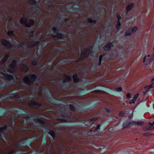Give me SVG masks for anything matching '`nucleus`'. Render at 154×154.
<instances>
[{
	"mask_svg": "<svg viewBox=\"0 0 154 154\" xmlns=\"http://www.w3.org/2000/svg\"><path fill=\"white\" fill-rule=\"evenodd\" d=\"M100 125L99 124H98L97 128L95 129V131H98V130H99L100 129Z\"/></svg>",
	"mask_w": 154,
	"mask_h": 154,
	"instance_id": "obj_35",
	"label": "nucleus"
},
{
	"mask_svg": "<svg viewBox=\"0 0 154 154\" xmlns=\"http://www.w3.org/2000/svg\"><path fill=\"white\" fill-rule=\"evenodd\" d=\"M28 105L31 107L38 108L41 106V104L34 101H30L28 102Z\"/></svg>",
	"mask_w": 154,
	"mask_h": 154,
	"instance_id": "obj_6",
	"label": "nucleus"
},
{
	"mask_svg": "<svg viewBox=\"0 0 154 154\" xmlns=\"http://www.w3.org/2000/svg\"><path fill=\"white\" fill-rule=\"evenodd\" d=\"M41 94H41V93H39V96H41Z\"/></svg>",
	"mask_w": 154,
	"mask_h": 154,
	"instance_id": "obj_58",
	"label": "nucleus"
},
{
	"mask_svg": "<svg viewBox=\"0 0 154 154\" xmlns=\"http://www.w3.org/2000/svg\"><path fill=\"white\" fill-rule=\"evenodd\" d=\"M13 31H9L7 32L8 35L10 36H13Z\"/></svg>",
	"mask_w": 154,
	"mask_h": 154,
	"instance_id": "obj_23",
	"label": "nucleus"
},
{
	"mask_svg": "<svg viewBox=\"0 0 154 154\" xmlns=\"http://www.w3.org/2000/svg\"><path fill=\"white\" fill-rule=\"evenodd\" d=\"M151 88H154V82H153L151 85H149Z\"/></svg>",
	"mask_w": 154,
	"mask_h": 154,
	"instance_id": "obj_43",
	"label": "nucleus"
},
{
	"mask_svg": "<svg viewBox=\"0 0 154 154\" xmlns=\"http://www.w3.org/2000/svg\"><path fill=\"white\" fill-rule=\"evenodd\" d=\"M101 61L99 60V66L101 65Z\"/></svg>",
	"mask_w": 154,
	"mask_h": 154,
	"instance_id": "obj_54",
	"label": "nucleus"
},
{
	"mask_svg": "<svg viewBox=\"0 0 154 154\" xmlns=\"http://www.w3.org/2000/svg\"><path fill=\"white\" fill-rule=\"evenodd\" d=\"M28 2L31 5H35L36 3V1L35 0H29Z\"/></svg>",
	"mask_w": 154,
	"mask_h": 154,
	"instance_id": "obj_16",
	"label": "nucleus"
},
{
	"mask_svg": "<svg viewBox=\"0 0 154 154\" xmlns=\"http://www.w3.org/2000/svg\"><path fill=\"white\" fill-rule=\"evenodd\" d=\"M62 33H59L56 35V37L58 39H60L62 38Z\"/></svg>",
	"mask_w": 154,
	"mask_h": 154,
	"instance_id": "obj_18",
	"label": "nucleus"
},
{
	"mask_svg": "<svg viewBox=\"0 0 154 154\" xmlns=\"http://www.w3.org/2000/svg\"><path fill=\"white\" fill-rule=\"evenodd\" d=\"M2 44L8 48H10L12 47V45L8 41L4 39H2L1 41Z\"/></svg>",
	"mask_w": 154,
	"mask_h": 154,
	"instance_id": "obj_7",
	"label": "nucleus"
},
{
	"mask_svg": "<svg viewBox=\"0 0 154 154\" xmlns=\"http://www.w3.org/2000/svg\"><path fill=\"white\" fill-rule=\"evenodd\" d=\"M26 35L28 37H32L33 35V32H32L31 33L29 34L27 33Z\"/></svg>",
	"mask_w": 154,
	"mask_h": 154,
	"instance_id": "obj_21",
	"label": "nucleus"
},
{
	"mask_svg": "<svg viewBox=\"0 0 154 154\" xmlns=\"http://www.w3.org/2000/svg\"><path fill=\"white\" fill-rule=\"evenodd\" d=\"M90 53V50L89 48H88L85 49L83 52L81 54L80 56V58L82 59H84L89 55Z\"/></svg>",
	"mask_w": 154,
	"mask_h": 154,
	"instance_id": "obj_3",
	"label": "nucleus"
},
{
	"mask_svg": "<svg viewBox=\"0 0 154 154\" xmlns=\"http://www.w3.org/2000/svg\"><path fill=\"white\" fill-rule=\"evenodd\" d=\"M123 125L125 128H128L131 126V123L128 121L124 122Z\"/></svg>",
	"mask_w": 154,
	"mask_h": 154,
	"instance_id": "obj_10",
	"label": "nucleus"
},
{
	"mask_svg": "<svg viewBox=\"0 0 154 154\" xmlns=\"http://www.w3.org/2000/svg\"><path fill=\"white\" fill-rule=\"evenodd\" d=\"M88 22L90 23H95L96 22V21L95 20H92L91 19H88Z\"/></svg>",
	"mask_w": 154,
	"mask_h": 154,
	"instance_id": "obj_20",
	"label": "nucleus"
},
{
	"mask_svg": "<svg viewBox=\"0 0 154 154\" xmlns=\"http://www.w3.org/2000/svg\"><path fill=\"white\" fill-rule=\"evenodd\" d=\"M52 30H53V31H54V33H57V28L56 27H53L52 28Z\"/></svg>",
	"mask_w": 154,
	"mask_h": 154,
	"instance_id": "obj_34",
	"label": "nucleus"
},
{
	"mask_svg": "<svg viewBox=\"0 0 154 154\" xmlns=\"http://www.w3.org/2000/svg\"><path fill=\"white\" fill-rule=\"evenodd\" d=\"M134 6V4L131 3L128 5L126 8V10L127 11H130L132 8Z\"/></svg>",
	"mask_w": 154,
	"mask_h": 154,
	"instance_id": "obj_13",
	"label": "nucleus"
},
{
	"mask_svg": "<svg viewBox=\"0 0 154 154\" xmlns=\"http://www.w3.org/2000/svg\"><path fill=\"white\" fill-rule=\"evenodd\" d=\"M37 120L38 122L41 123L42 124H44L45 123V122L43 120H42L41 119H38Z\"/></svg>",
	"mask_w": 154,
	"mask_h": 154,
	"instance_id": "obj_26",
	"label": "nucleus"
},
{
	"mask_svg": "<svg viewBox=\"0 0 154 154\" xmlns=\"http://www.w3.org/2000/svg\"><path fill=\"white\" fill-rule=\"evenodd\" d=\"M106 111L107 112H110L109 110V109H106Z\"/></svg>",
	"mask_w": 154,
	"mask_h": 154,
	"instance_id": "obj_53",
	"label": "nucleus"
},
{
	"mask_svg": "<svg viewBox=\"0 0 154 154\" xmlns=\"http://www.w3.org/2000/svg\"><path fill=\"white\" fill-rule=\"evenodd\" d=\"M124 114V112H121L119 113V115L121 116H123Z\"/></svg>",
	"mask_w": 154,
	"mask_h": 154,
	"instance_id": "obj_42",
	"label": "nucleus"
},
{
	"mask_svg": "<svg viewBox=\"0 0 154 154\" xmlns=\"http://www.w3.org/2000/svg\"><path fill=\"white\" fill-rule=\"evenodd\" d=\"M143 135L144 136H148L149 135H151L152 134H149L148 133H144L143 134Z\"/></svg>",
	"mask_w": 154,
	"mask_h": 154,
	"instance_id": "obj_32",
	"label": "nucleus"
},
{
	"mask_svg": "<svg viewBox=\"0 0 154 154\" xmlns=\"http://www.w3.org/2000/svg\"><path fill=\"white\" fill-rule=\"evenodd\" d=\"M26 22V20L23 18L22 17L21 18L20 20V23L21 24H23L25 22Z\"/></svg>",
	"mask_w": 154,
	"mask_h": 154,
	"instance_id": "obj_19",
	"label": "nucleus"
},
{
	"mask_svg": "<svg viewBox=\"0 0 154 154\" xmlns=\"http://www.w3.org/2000/svg\"><path fill=\"white\" fill-rule=\"evenodd\" d=\"M148 125L151 126L154 125V121L152 123L150 122H149Z\"/></svg>",
	"mask_w": 154,
	"mask_h": 154,
	"instance_id": "obj_45",
	"label": "nucleus"
},
{
	"mask_svg": "<svg viewBox=\"0 0 154 154\" xmlns=\"http://www.w3.org/2000/svg\"><path fill=\"white\" fill-rule=\"evenodd\" d=\"M39 43V42L38 41H35L32 45L31 47H32L36 46Z\"/></svg>",
	"mask_w": 154,
	"mask_h": 154,
	"instance_id": "obj_24",
	"label": "nucleus"
},
{
	"mask_svg": "<svg viewBox=\"0 0 154 154\" xmlns=\"http://www.w3.org/2000/svg\"><path fill=\"white\" fill-rule=\"evenodd\" d=\"M17 63V61L15 60H13L12 63L8 69V71L11 73L14 72L15 70V67Z\"/></svg>",
	"mask_w": 154,
	"mask_h": 154,
	"instance_id": "obj_2",
	"label": "nucleus"
},
{
	"mask_svg": "<svg viewBox=\"0 0 154 154\" xmlns=\"http://www.w3.org/2000/svg\"><path fill=\"white\" fill-rule=\"evenodd\" d=\"M136 100L133 98V99L131 100L129 102V103L131 104L132 103H134Z\"/></svg>",
	"mask_w": 154,
	"mask_h": 154,
	"instance_id": "obj_31",
	"label": "nucleus"
},
{
	"mask_svg": "<svg viewBox=\"0 0 154 154\" xmlns=\"http://www.w3.org/2000/svg\"><path fill=\"white\" fill-rule=\"evenodd\" d=\"M97 120V118H93L92 120H91V122H93H93L96 121Z\"/></svg>",
	"mask_w": 154,
	"mask_h": 154,
	"instance_id": "obj_39",
	"label": "nucleus"
},
{
	"mask_svg": "<svg viewBox=\"0 0 154 154\" xmlns=\"http://www.w3.org/2000/svg\"><path fill=\"white\" fill-rule=\"evenodd\" d=\"M153 106H154V104H153Z\"/></svg>",
	"mask_w": 154,
	"mask_h": 154,
	"instance_id": "obj_60",
	"label": "nucleus"
},
{
	"mask_svg": "<svg viewBox=\"0 0 154 154\" xmlns=\"http://www.w3.org/2000/svg\"><path fill=\"white\" fill-rule=\"evenodd\" d=\"M137 29L138 28L137 27L129 28L128 30L125 33V36H126L131 35L132 33L135 32Z\"/></svg>",
	"mask_w": 154,
	"mask_h": 154,
	"instance_id": "obj_4",
	"label": "nucleus"
},
{
	"mask_svg": "<svg viewBox=\"0 0 154 154\" xmlns=\"http://www.w3.org/2000/svg\"><path fill=\"white\" fill-rule=\"evenodd\" d=\"M14 153V152L13 151H12V152H10L8 153L7 154H13Z\"/></svg>",
	"mask_w": 154,
	"mask_h": 154,
	"instance_id": "obj_50",
	"label": "nucleus"
},
{
	"mask_svg": "<svg viewBox=\"0 0 154 154\" xmlns=\"http://www.w3.org/2000/svg\"><path fill=\"white\" fill-rule=\"evenodd\" d=\"M18 95H15L14 96V97H18Z\"/></svg>",
	"mask_w": 154,
	"mask_h": 154,
	"instance_id": "obj_56",
	"label": "nucleus"
},
{
	"mask_svg": "<svg viewBox=\"0 0 154 154\" xmlns=\"http://www.w3.org/2000/svg\"><path fill=\"white\" fill-rule=\"evenodd\" d=\"M64 76L66 77L65 79L63 80V82H69L70 81L71 79V78L70 76L66 77V74H64Z\"/></svg>",
	"mask_w": 154,
	"mask_h": 154,
	"instance_id": "obj_12",
	"label": "nucleus"
},
{
	"mask_svg": "<svg viewBox=\"0 0 154 154\" xmlns=\"http://www.w3.org/2000/svg\"><path fill=\"white\" fill-rule=\"evenodd\" d=\"M23 45V43H20L19 45V46L20 47H22Z\"/></svg>",
	"mask_w": 154,
	"mask_h": 154,
	"instance_id": "obj_46",
	"label": "nucleus"
},
{
	"mask_svg": "<svg viewBox=\"0 0 154 154\" xmlns=\"http://www.w3.org/2000/svg\"><path fill=\"white\" fill-rule=\"evenodd\" d=\"M102 55H100L99 57V60L101 61L102 57Z\"/></svg>",
	"mask_w": 154,
	"mask_h": 154,
	"instance_id": "obj_47",
	"label": "nucleus"
},
{
	"mask_svg": "<svg viewBox=\"0 0 154 154\" xmlns=\"http://www.w3.org/2000/svg\"><path fill=\"white\" fill-rule=\"evenodd\" d=\"M69 107L70 108V109L71 110L73 111H74L75 109V107L72 105H71V104L69 105Z\"/></svg>",
	"mask_w": 154,
	"mask_h": 154,
	"instance_id": "obj_22",
	"label": "nucleus"
},
{
	"mask_svg": "<svg viewBox=\"0 0 154 154\" xmlns=\"http://www.w3.org/2000/svg\"><path fill=\"white\" fill-rule=\"evenodd\" d=\"M147 57L148 58L146 60V56H145L144 57L143 60V63L147 61L148 62L150 63L152 61L154 60V52L152 53L151 56H150V55H148Z\"/></svg>",
	"mask_w": 154,
	"mask_h": 154,
	"instance_id": "obj_5",
	"label": "nucleus"
},
{
	"mask_svg": "<svg viewBox=\"0 0 154 154\" xmlns=\"http://www.w3.org/2000/svg\"><path fill=\"white\" fill-rule=\"evenodd\" d=\"M148 128H147L145 129V130H144V131H149V130H148Z\"/></svg>",
	"mask_w": 154,
	"mask_h": 154,
	"instance_id": "obj_55",
	"label": "nucleus"
},
{
	"mask_svg": "<svg viewBox=\"0 0 154 154\" xmlns=\"http://www.w3.org/2000/svg\"><path fill=\"white\" fill-rule=\"evenodd\" d=\"M117 17H118V21H120V19H121V17H120V16L118 15H117Z\"/></svg>",
	"mask_w": 154,
	"mask_h": 154,
	"instance_id": "obj_44",
	"label": "nucleus"
},
{
	"mask_svg": "<svg viewBox=\"0 0 154 154\" xmlns=\"http://www.w3.org/2000/svg\"><path fill=\"white\" fill-rule=\"evenodd\" d=\"M144 88L145 89H148L151 88H150L149 85L146 86Z\"/></svg>",
	"mask_w": 154,
	"mask_h": 154,
	"instance_id": "obj_38",
	"label": "nucleus"
},
{
	"mask_svg": "<svg viewBox=\"0 0 154 154\" xmlns=\"http://www.w3.org/2000/svg\"><path fill=\"white\" fill-rule=\"evenodd\" d=\"M4 75L8 80H12L13 79V76L11 75H8L7 73H5L3 74Z\"/></svg>",
	"mask_w": 154,
	"mask_h": 154,
	"instance_id": "obj_9",
	"label": "nucleus"
},
{
	"mask_svg": "<svg viewBox=\"0 0 154 154\" xmlns=\"http://www.w3.org/2000/svg\"><path fill=\"white\" fill-rule=\"evenodd\" d=\"M34 24L33 20H30L29 23H27L26 24V26L28 27H30L31 26H33Z\"/></svg>",
	"mask_w": 154,
	"mask_h": 154,
	"instance_id": "obj_11",
	"label": "nucleus"
},
{
	"mask_svg": "<svg viewBox=\"0 0 154 154\" xmlns=\"http://www.w3.org/2000/svg\"><path fill=\"white\" fill-rule=\"evenodd\" d=\"M144 124V122L141 121H138L137 122V125H141Z\"/></svg>",
	"mask_w": 154,
	"mask_h": 154,
	"instance_id": "obj_27",
	"label": "nucleus"
},
{
	"mask_svg": "<svg viewBox=\"0 0 154 154\" xmlns=\"http://www.w3.org/2000/svg\"><path fill=\"white\" fill-rule=\"evenodd\" d=\"M37 120L38 122L41 123L42 124H44L45 123V122L43 120H42L41 119H38Z\"/></svg>",
	"mask_w": 154,
	"mask_h": 154,
	"instance_id": "obj_25",
	"label": "nucleus"
},
{
	"mask_svg": "<svg viewBox=\"0 0 154 154\" xmlns=\"http://www.w3.org/2000/svg\"><path fill=\"white\" fill-rule=\"evenodd\" d=\"M149 91V90H146L145 92H143L144 94L145 95L146 94V93L148 91Z\"/></svg>",
	"mask_w": 154,
	"mask_h": 154,
	"instance_id": "obj_51",
	"label": "nucleus"
},
{
	"mask_svg": "<svg viewBox=\"0 0 154 154\" xmlns=\"http://www.w3.org/2000/svg\"><path fill=\"white\" fill-rule=\"evenodd\" d=\"M25 119L28 120L29 118V117L28 116H25Z\"/></svg>",
	"mask_w": 154,
	"mask_h": 154,
	"instance_id": "obj_52",
	"label": "nucleus"
},
{
	"mask_svg": "<svg viewBox=\"0 0 154 154\" xmlns=\"http://www.w3.org/2000/svg\"><path fill=\"white\" fill-rule=\"evenodd\" d=\"M72 78L75 82H79V79L77 78V74H74Z\"/></svg>",
	"mask_w": 154,
	"mask_h": 154,
	"instance_id": "obj_14",
	"label": "nucleus"
},
{
	"mask_svg": "<svg viewBox=\"0 0 154 154\" xmlns=\"http://www.w3.org/2000/svg\"><path fill=\"white\" fill-rule=\"evenodd\" d=\"M112 46V43H109L106 45L103 48L106 51H109L110 50V47Z\"/></svg>",
	"mask_w": 154,
	"mask_h": 154,
	"instance_id": "obj_8",
	"label": "nucleus"
},
{
	"mask_svg": "<svg viewBox=\"0 0 154 154\" xmlns=\"http://www.w3.org/2000/svg\"><path fill=\"white\" fill-rule=\"evenodd\" d=\"M126 96L128 98H130L131 97V94L130 93H128L126 95Z\"/></svg>",
	"mask_w": 154,
	"mask_h": 154,
	"instance_id": "obj_40",
	"label": "nucleus"
},
{
	"mask_svg": "<svg viewBox=\"0 0 154 154\" xmlns=\"http://www.w3.org/2000/svg\"><path fill=\"white\" fill-rule=\"evenodd\" d=\"M32 64L34 66H36L37 65V62L35 61H33L32 62Z\"/></svg>",
	"mask_w": 154,
	"mask_h": 154,
	"instance_id": "obj_36",
	"label": "nucleus"
},
{
	"mask_svg": "<svg viewBox=\"0 0 154 154\" xmlns=\"http://www.w3.org/2000/svg\"><path fill=\"white\" fill-rule=\"evenodd\" d=\"M7 127L6 126H5L2 127L0 128L1 132H2L3 131L5 130L6 129Z\"/></svg>",
	"mask_w": 154,
	"mask_h": 154,
	"instance_id": "obj_30",
	"label": "nucleus"
},
{
	"mask_svg": "<svg viewBox=\"0 0 154 154\" xmlns=\"http://www.w3.org/2000/svg\"><path fill=\"white\" fill-rule=\"evenodd\" d=\"M100 91L99 90H96V91H97V92H100Z\"/></svg>",
	"mask_w": 154,
	"mask_h": 154,
	"instance_id": "obj_59",
	"label": "nucleus"
},
{
	"mask_svg": "<svg viewBox=\"0 0 154 154\" xmlns=\"http://www.w3.org/2000/svg\"><path fill=\"white\" fill-rule=\"evenodd\" d=\"M151 81L152 82H153V81H154V78H152V79H151Z\"/></svg>",
	"mask_w": 154,
	"mask_h": 154,
	"instance_id": "obj_57",
	"label": "nucleus"
},
{
	"mask_svg": "<svg viewBox=\"0 0 154 154\" xmlns=\"http://www.w3.org/2000/svg\"><path fill=\"white\" fill-rule=\"evenodd\" d=\"M137 122H136L134 121H131V126L132 125H137Z\"/></svg>",
	"mask_w": 154,
	"mask_h": 154,
	"instance_id": "obj_33",
	"label": "nucleus"
},
{
	"mask_svg": "<svg viewBox=\"0 0 154 154\" xmlns=\"http://www.w3.org/2000/svg\"><path fill=\"white\" fill-rule=\"evenodd\" d=\"M121 23L120 21H117V24L116 25V27L117 28V30H118L120 28Z\"/></svg>",
	"mask_w": 154,
	"mask_h": 154,
	"instance_id": "obj_17",
	"label": "nucleus"
},
{
	"mask_svg": "<svg viewBox=\"0 0 154 154\" xmlns=\"http://www.w3.org/2000/svg\"><path fill=\"white\" fill-rule=\"evenodd\" d=\"M148 130H151L152 129H154V126H149V128H148Z\"/></svg>",
	"mask_w": 154,
	"mask_h": 154,
	"instance_id": "obj_41",
	"label": "nucleus"
},
{
	"mask_svg": "<svg viewBox=\"0 0 154 154\" xmlns=\"http://www.w3.org/2000/svg\"><path fill=\"white\" fill-rule=\"evenodd\" d=\"M139 94V93H137V94H135L133 97V98H134V99H135L136 100H137V98L138 97Z\"/></svg>",
	"mask_w": 154,
	"mask_h": 154,
	"instance_id": "obj_29",
	"label": "nucleus"
},
{
	"mask_svg": "<svg viewBox=\"0 0 154 154\" xmlns=\"http://www.w3.org/2000/svg\"><path fill=\"white\" fill-rule=\"evenodd\" d=\"M36 75L32 74L28 76L24 77L23 79V81L27 85H30L32 82L36 80Z\"/></svg>",
	"mask_w": 154,
	"mask_h": 154,
	"instance_id": "obj_1",
	"label": "nucleus"
},
{
	"mask_svg": "<svg viewBox=\"0 0 154 154\" xmlns=\"http://www.w3.org/2000/svg\"><path fill=\"white\" fill-rule=\"evenodd\" d=\"M132 117H133L132 113L130 115H129L128 116V117L129 118H132Z\"/></svg>",
	"mask_w": 154,
	"mask_h": 154,
	"instance_id": "obj_48",
	"label": "nucleus"
},
{
	"mask_svg": "<svg viewBox=\"0 0 154 154\" xmlns=\"http://www.w3.org/2000/svg\"><path fill=\"white\" fill-rule=\"evenodd\" d=\"M49 134L54 139L55 137V133L54 131H51L49 132Z\"/></svg>",
	"mask_w": 154,
	"mask_h": 154,
	"instance_id": "obj_15",
	"label": "nucleus"
},
{
	"mask_svg": "<svg viewBox=\"0 0 154 154\" xmlns=\"http://www.w3.org/2000/svg\"><path fill=\"white\" fill-rule=\"evenodd\" d=\"M122 91V87H119L117 88L116 91L119 92Z\"/></svg>",
	"mask_w": 154,
	"mask_h": 154,
	"instance_id": "obj_37",
	"label": "nucleus"
},
{
	"mask_svg": "<svg viewBox=\"0 0 154 154\" xmlns=\"http://www.w3.org/2000/svg\"><path fill=\"white\" fill-rule=\"evenodd\" d=\"M8 55H7V58H5L4 59V62H5L7 60V58H8Z\"/></svg>",
	"mask_w": 154,
	"mask_h": 154,
	"instance_id": "obj_49",
	"label": "nucleus"
},
{
	"mask_svg": "<svg viewBox=\"0 0 154 154\" xmlns=\"http://www.w3.org/2000/svg\"><path fill=\"white\" fill-rule=\"evenodd\" d=\"M22 66L25 68V69H23V70L26 71L28 70V69L27 66L25 64H23Z\"/></svg>",
	"mask_w": 154,
	"mask_h": 154,
	"instance_id": "obj_28",
	"label": "nucleus"
}]
</instances>
